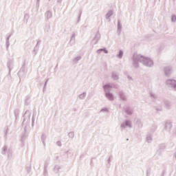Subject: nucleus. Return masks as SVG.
I'll list each match as a JSON object with an SVG mask.
<instances>
[{"instance_id":"nucleus-1","label":"nucleus","mask_w":176,"mask_h":176,"mask_svg":"<svg viewBox=\"0 0 176 176\" xmlns=\"http://www.w3.org/2000/svg\"><path fill=\"white\" fill-rule=\"evenodd\" d=\"M45 16L46 19H52V16H53V13L52 12V11L47 10V11H46Z\"/></svg>"},{"instance_id":"nucleus-5","label":"nucleus","mask_w":176,"mask_h":176,"mask_svg":"<svg viewBox=\"0 0 176 176\" xmlns=\"http://www.w3.org/2000/svg\"><path fill=\"white\" fill-rule=\"evenodd\" d=\"M36 6H39V3H41V0H36Z\"/></svg>"},{"instance_id":"nucleus-4","label":"nucleus","mask_w":176,"mask_h":176,"mask_svg":"<svg viewBox=\"0 0 176 176\" xmlns=\"http://www.w3.org/2000/svg\"><path fill=\"white\" fill-rule=\"evenodd\" d=\"M171 21L173 23H175V21H176V16L175 15H172V16H171Z\"/></svg>"},{"instance_id":"nucleus-2","label":"nucleus","mask_w":176,"mask_h":176,"mask_svg":"<svg viewBox=\"0 0 176 176\" xmlns=\"http://www.w3.org/2000/svg\"><path fill=\"white\" fill-rule=\"evenodd\" d=\"M113 14V12H112V10H109L105 16V18L107 19V20H108V19H109L111 17V16H112Z\"/></svg>"},{"instance_id":"nucleus-3","label":"nucleus","mask_w":176,"mask_h":176,"mask_svg":"<svg viewBox=\"0 0 176 176\" xmlns=\"http://www.w3.org/2000/svg\"><path fill=\"white\" fill-rule=\"evenodd\" d=\"M28 19H30V15H28V14H25L24 15L23 21L27 23L28 21Z\"/></svg>"},{"instance_id":"nucleus-6","label":"nucleus","mask_w":176,"mask_h":176,"mask_svg":"<svg viewBox=\"0 0 176 176\" xmlns=\"http://www.w3.org/2000/svg\"><path fill=\"white\" fill-rule=\"evenodd\" d=\"M62 0H57L58 3H60V2H61Z\"/></svg>"}]
</instances>
